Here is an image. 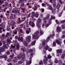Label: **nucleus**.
I'll return each instance as SVG.
<instances>
[{
  "mask_svg": "<svg viewBox=\"0 0 65 65\" xmlns=\"http://www.w3.org/2000/svg\"><path fill=\"white\" fill-rule=\"evenodd\" d=\"M56 22L57 24H59V21H58V20H56Z\"/></svg>",
  "mask_w": 65,
  "mask_h": 65,
  "instance_id": "49530a36",
  "label": "nucleus"
},
{
  "mask_svg": "<svg viewBox=\"0 0 65 65\" xmlns=\"http://www.w3.org/2000/svg\"><path fill=\"white\" fill-rule=\"evenodd\" d=\"M41 20L39 18L37 24V25L38 28H40V26L39 25V23H41Z\"/></svg>",
  "mask_w": 65,
  "mask_h": 65,
  "instance_id": "0eeeda50",
  "label": "nucleus"
},
{
  "mask_svg": "<svg viewBox=\"0 0 65 65\" xmlns=\"http://www.w3.org/2000/svg\"><path fill=\"white\" fill-rule=\"evenodd\" d=\"M5 5L6 6H8V2H6Z\"/></svg>",
  "mask_w": 65,
  "mask_h": 65,
  "instance_id": "f704fd0d",
  "label": "nucleus"
},
{
  "mask_svg": "<svg viewBox=\"0 0 65 65\" xmlns=\"http://www.w3.org/2000/svg\"><path fill=\"white\" fill-rule=\"evenodd\" d=\"M56 8L58 9H59V8H60V6H59V5H58L56 6Z\"/></svg>",
  "mask_w": 65,
  "mask_h": 65,
  "instance_id": "72a5a7b5",
  "label": "nucleus"
},
{
  "mask_svg": "<svg viewBox=\"0 0 65 65\" xmlns=\"http://www.w3.org/2000/svg\"><path fill=\"white\" fill-rule=\"evenodd\" d=\"M10 58L12 59H13V56L11 55L10 56Z\"/></svg>",
  "mask_w": 65,
  "mask_h": 65,
  "instance_id": "603ef678",
  "label": "nucleus"
},
{
  "mask_svg": "<svg viewBox=\"0 0 65 65\" xmlns=\"http://www.w3.org/2000/svg\"><path fill=\"white\" fill-rule=\"evenodd\" d=\"M48 26H49L48 24L45 25V26L46 27H48Z\"/></svg>",
  "mask_w": 65,
  "mask_h": 65,
  "instance_id": "0e129e2a",
  "label": "nucleus"
},
{
  "mask_svg": "<svg viewBox=\"0 0 65 65\" xmlns=\"http://www.w3.org/2000/svg\"><path fill=\"white\" fill-rule=\"evenodd\" d=\"M36 43V41H34L31 43L30 44V45H31V46H33V45H35V44Z\"/></svg>",
  "mask_w": 65,
  "mask_h": 65,
  "instance_id": "6ab92c4d",
  "label": "nucleus"
},
{
  "mask_svg": "<svg viewBox=\"0 0 65 65\" xmlns=\"http://www.w3.org/2000/svg\"><path fill=\"white\" fill-rule=\"evenodd\" d=\"M29 24L30 26H32V27H34L35 26V24L33 22L30 21L29 23Z\"/></svg>",
  "mask_w": 65,
  "mask_h": 65,
  "instance_id": "1a4fd4ad",
  "label": "nucleus"
},
{
  "mask_svg": "<svg viewBox=\"0 0 65 65\" xmlns=\"http://www.w3.org/2000/svg\"><path fill=\"white\" fill-rule=\"evenodd\" d=\"M20 40L22 42H23V37H21L20 39Z\"/></svg>",
  "mask_w": 65,
  "mask_h": 65,
  "instance_id": "e433bc0d",
  "label": "nucleus"
},
{
  "mask_svg": "<svg viewBox=\"0 0 65 65\" xmlns=\"http://www.w3.org/2000/svg\"><path fill=\"white\" fill-rule=\"evenodd\" d=\"M62 28H63V29H64V28H65L64 25H62Z\"/></svg>",
  "mask_w": 65,
  "mask_h": 65,
  "instance_id": "6e6d98bb",
  "label": "nucleus"
},
{
  "mask_svg": "<svg viewBox=\"0 0 65 65\" xmlns=\"http://www.w3.org/2000/svg\"><path fill=\"white\" fill-rule=\"evenodd\" d=\"M32 9L34 10H37V7L36 6H35L34 7V8L32 7Z\"/></svg>",
  "mask_w": 65,
  "mask_h": 65,
  "instance_id": "393cba45",
  "label": "nucleus"
},
{
  "mask_svg": "<svg viewBox=\"0 0 65 65\" xmlns=\"http://www.w3.org/2000/svg\"><path fill=\"white\" fill-rule=\"evenodd\" d=\"M2 1H1V0H0V3H3V2H4V1H5V0H2Z\"/></svg>",
  "mask_w": 65,
  "mask_h": 65,
  "instance_id": "79ce46f5",
  "label": "nucleus"
},
{
  "mask_svg": "<svg viewBox=\"0 0 65 65\" xmlns=\"http://www.w3.org/2000/svg\"><path fill=\"white\" fill-rule=\"evenodd\" d=\"M59 63L60 64H62V61L61 60H60L59 62Z\"/></svg>",
  "mask_w": 65,
  "mask_h": 65,
  "instance_id": "5fc2aeb1",
  "label": "nucleus"
},
{
  "mask_svg": "<svg viewBox=\"0 0 65 65\" xmlns=\"http://www.w3.org/2000/svg\"><path fill=\"white\" fill-rule=\"evenodd\" d=\"M15 45L16 46L17 49H19L20 48V46L19 45V44H18V43L17 41H15Z\"/></svg>",
  "mask_w": 65,
  "mask_h": 65,
  "instance_id": "9d476101",
  "label": "nucleus"
},
{
  "mask_svg": "<svg viewBox=\"0 0 65 65\" xmlns=\"http://www.w3.org/2000/svg\"><path fill=\"white\" fill-rule=\"evenodd\" d=\"M57 53L59 54V53H61L62 52V50L60 49V50L58 49L57 50Z\"/></svg>",
  "mask_w": 65,
  "mask_h": 65,
  "instance_id": "f8f14e48",
  "label": "nucleus"
},
{
  "mask_svg": "<svg viewBox=\"0 0 65 65\" xmlns=\"http://www.w3.org/2000/svg\"><path fill=\"white\" fill-rule=\"evenodd\" d=\"M55 19V17H53V15H52L51 16V20H52L53 19Z\"/></svg>",
  "mask_w": 65,
  "mask_h": 65,
  "instance_id": "7c9ffc66",
  "label": "nucleus"
},
{
  "mask_svg": "<svg viewBox=\"0 0 65 65\" xmlns=\"http://www.w3.org/2000/svg\"><path fill=\"white\" fill-rule=\"evenodd\" d=\"M20 30L21 33H23V30H22V29H20Z\"/></svg>",
  "mask_w": 65,
  "mask_h": 65,
  "instance_id": "4d7b16f0",
  "label": "nucleus"
},
{
  "mask_svg": "<svg viewBox=\"0 0 65 65\" xmlns=\"http://www.w3.org/2000/svg\"><path fill=\"white\" fill-rule=\"evenodd\" d=\"M25 54L24 53H23L21 56V57L20 55H19L17 57V58H18L19 60H20V59H23V58H25Z\"/></svg>",
  "mask_w": 65,
  "mask_h": 65,
  "instance_id": "423d86ee",
  "label": "nucleus"
},
{
  "mask_svg": "<svg viewBox=\"0 0 65 65\" xmlns=\"http://www.w3.org/2000/svg\"><path fill=\"white\" fill-rule=\"evenodd\" d=\"M7 55H4L3 56H1L0 57V58H6V59H7V57H6Z\"/></svg>",
  "mask_w": 65,
  "mask_h": 65,
  "instance_id": "f3484780",
  "label": "nucleus"
},
{
  "mask_svg": "<svg viewBox=\"0 0 65 65\" xmlns=\"http://www.w3.org/2000/svg\"><path fill=\"white\" fill-rule=\"evenodd\" d=\"M35 16L36 17V18H38V12H36L35 14V12H32V13L31 17L33 19V17H34Z\"/></svg>",
  "mask_w": 65,
  "mask_h": 65,
  "instance_id": "20e7f679",
  "label": "nucleus"
},
{
  "mask_svg": "<svg viewBox=\"0 0 65 65\" xmlns=\"http://www.w3.org/2000/svg\"><path fill=\"white\" fill-rule=\"evenodd\" d=\"M49 16H49V15H47L46 18H44V20H46V19H48L49 18Z\"/></svg>",
  "mask_w": 65,
  "mask_h": 65,
  "instance_id": "b1692460",
  "label": "nucleus"
},
{
  "mask_svg": "<svg viewBox=\"0 0 65 65\" xmlns=\"http://www.w3.org/2000/svg\"><path fill=\"white\" fill-rule=\"evenodd\" d=\"M20 11V10H18L15 9H13L12 10V12H13V13H17L18 12V11Z\"/></svg>",
  "mask_w": 65,
  "mask_h": 65,
  "instance_id": "ddd939ff",
  "label": "nucleus"
},
{
  "mask_svg": "<svg viewBox=\"0 0 65 65\" xmlns=\"http://www.w3.org/2000/svg\"><path fill=\"white\" fill-rule=\"evenodd\" d=\"M48 9H50V10H52V9H53V8L52 6H50L48 7Z\"/></svg>",
  "mask_w": 65,
  "mask_h": 65,
  "instance_id": "bb28decb",
  "label": "nucleus"
},
{
  "mask_svg": "<svg viewBox=\"0 0 65 65\" xmlns=\"http://www.w3.org/2000/svg\"><path fill=\"white\" fill-rule=\"evenodd\" d=\"M31 36H27V37L26 38V41H30V40H31Z\"/></svg>",
  "mask_w": 65,
  "mask_h": 65,
  "instance_id": "9b49d317",
  "label": "nucleus"
},
{
  "mask_svg": "<svg viewBox=\"0 0 65 65\" xmlns=\"http://www.w3.org/2000/svg\"><path fill=\"white\" fill-rule=\"evenodd\" d=\"M14 17H15V15H14L13 14H11V15L10 16V18L11 19H13Z\"/></svg>",
  "mask_w": 65,
  "mask_h": 65,
  "instance_id": "4be33fe9",
  "label": "nucleus"
},
{
  "mask_svg": "<svg viewBox=\"0 0 65 65\" xmlns=\"http://www.w3.org/2000/svg\"><path fill=\"white\" fill-rule=\"evenodd\" d=\"M11 46L12 48H15V46H13V45H11Z\"/></svg>",
  "mask_w": 65,
  "mask_h": 65,
  "instance_id": "a19ab883",
  "label": "nucleus"
},
{
  "mask_svg": "<svg viewBox=\"0 0 65 65\" xmlns=\"http://www.w3.org/2000/svg\"><path fill=\"white\" fill-rule=\"evenodd\" d=\"M65 22V20H62L61 21V23H64Z\"/></svg>",
  "mask_w": 65,
  "mask_h": 65,
  "instance_id": "ea45409f",
  "label": "nucleus"
},
{
  "mask_svg": "<svg viewBox=\"0 0 65 65\" xmlns=\"http://www.w3.org/2000/svg\"><path fill=\"white\" fill-rule=\"evenodd\" d=\"M40 34L41 35H43V32H42V30H40Z\"/></svg>",
  "mask_w": 65,
  "mask_h": 65,
  "instance_id": "c756f323",
  "label": "nucleus"
},
{
  "mask_svg": "<svg viewBox=\"0 0 65 65\" xmlns=\"http://www.w3.org/2000/svg\"><path fill=\"white\" fill-rule=\"evenodd\" d=\"M20 38L19 37V38H18V36H16L15 37V38L16 39H18V40H19L20 39Z\"/></svg>",
  "mask_w": 65,
  "mask_h": 65,
  "instance_id": "2f4dec72",
  "label": "nucleus"
},
{
  "mask_svg": "<svg viewBox=\"0 0 65 65\" xmlns=\"http://www.w3.org/2000/svg\"><path fill=\"white\" fill-rule=\"evenodd\" d=\"M7 43L8 44H9V43H11V41L10 39H7Z\"/></svg>",
  "mask_w": 65,
  "mask_h": 65,
  "instance_id": "4468645a",
  "label": "nucleus"
},
{
  "mask_svg": "<svg viewBox=\"0 0 65 65\" xmlns=\"http://www.w3.org/2000/svg\"><path fill=\"white\" fill-rule=\"evenodd\" d=\"M14 27L13 26H12L11 27V29H14Z\"/></svg>",
  "mask_w": 65,
  "mask_h": 65,
  "instance_id": "69168bd1",
  "label": "nucleus"
},
{
  "mask_svg": "<svg viewBox=\"0 0 65 65\" xmlns=\"http://www.w3.org/2000/svg\"><path fill=\"white\" fill-rule=\"evenodd\" d=\"M7 61L8 62H10V61H11V60H10V59H8L7 60Z\"/></svg>",
  "mask_w": 65,
  "mask_h": 65,
  "instance_id": "bf43d9fd",
  "label": "nucleus"
},
{
  "mask_svg": "<svg viewBox=\"0 0 65 65\" xmlns=\"http://www.w3.org/2000/svg\"><path fill=\"white\" fill-rule=\"evenodd\" d=\"M61 31V28H60V27H57V31L58 32H60V31Z\"/></svg>",
  "mask_w": 65,
  "mask_h": 65,
  "instance_id": "2eb2a0df",
  "label": "nucleus"
},
{
  "mask_svg": "<svg viewBox=\"0 0 65 65\" xmlns=\"http://www.w3.org/2000/svg\"><path fill=\"white\" fill-rule=\"evenodd\" d=\"M23 43L24 44V45L25 46H28V44H27L26 41H24V42H23Z\"/></svg>",
  "mask_w": 65,
  "mask_h": 65,
  "instance_id": "aec40b11",
  "label": "nucleus"
},
{
  "mask_svg": "<svg viewBox=\"0 0 65 65\" xmlns=\"http://www.w3.org/2000/svg\"><path fill=\"white\" fill-rule=\"evenodd\" d=\"M17 61H18L17 59V60H15L14 59L13 60V62H17Z\"/></svg>",
  "mask_w": 65,
  "mask_h": 65,
  "instance_id": "13d9d810",
  "label": "nucleus"
},
{
  "mask_svg": "<svg viewBox=\"0 0 65 65\" xmlns=\"http://www.w3.org/2000/svg\"><path fill=\"white\" fill-rule=\"evenodd\" d=\"M28 30L29 31V30H26V33L27 34H29V32H30L31 31V28H29Z\"/></svg>",
  "mask_w": 65,
  "mask_h": 65,
  "instance_id": "dca6fc26",
  "label": "nucleus"
},
{
  "mask_svg": "<svg viewBox=\"0 0 65 65\" xmlns=\"http://www.w3.org/2000/svg\"><path fill=\"white\" fill-rule=\"evenodd\" d=\"M41 10H42V12H44V9L43 8H42Z\"/></svg>",
  "mask_w": 65,
  "mask_h": 65,
  "instance_id": "8fccbe9b",
  "label": "nucleus"
},
{
  "mask_svg": "<svg viewBox=\"0 0 65 65\" xmlns=\"http://www.w3.org/2000/svg\"><path fill=\"white\" fill-rule=\"evenodd\" d=\"M30 15H31V14H30V13H29V14L27 15V16L28 18H29V17L30 16Z\"/></svg>",
  "mask_w": 65,
  "mask_h": 65,
  "instance_id": "de8ad7c7",
  "label": "nucleus"
},
{
  "mask_svg": "<svg viewBox=\"0 0 65 65\" xmlns=\"http://www.w3.org/2000/svg\"><path fill=\"white\" fill-rule=\"evenodd\" d=\"M9 32H7L6 34V37H7L8 36H9Z\"/></svg>",
  "mask_w": 65,
  "mask_h": 65,
  "instance_id": "4c0bfd02",
  "label": "nucleus"
},
{
  "mask_svg": "<svg viewBox=\"0 0 65 65\" xmlns=\"http://www.w3.org/2000/svg\"><path fill=\"white\" fill-rule=\"evenodd\" d=\"M22 50V51L23 52H26V49L25 48H21Z\"/></svg>",
  "mask_w": 65,
  "mask_h": 65,
  "instance_id": "5701e85b",
  "label": "nucleus"
},
{
  "mask_svg": "<svg viewBox=\"0 0 65 65\" xmlns=\"http://www.w3.org/2000/svg\"><path fill=\"white\" fill-rule=\"evenodd\" d=\"M56 42H54L53 43V45L54 46H56Z\"/></svg>",
  "mask_w": 65,
  "mask_h": 65,
  "instance_id": "a18cd8bd",
  "label": "nucleus"
},
{
  "mask_svg": "<svg viewBox=\"0 0 65 65\" xmlns=\"http://www.w3.org/2000/svg\"><path fill=\"white\" fill-rule=\"evenodd\" d=\"M21 9H22L23 10V13H25V11L24 10V9L23 8H21Z\"/></svg>",
  "mask_w": 65,
  "mask_h": 65,
  "instance_id": "09e8293b",
  "label": "nucleus"
},
{
  "mask_svg": "<svg viewBox=\"0 0 65 65\" xmlns=\"http://www.w3.org/2000/svg\"><path fill=\"white\" fill-rule=\"evenodd\" d=\"M62 38H65V36L64 35H63L62 36Z\"/></svg>",
  "mask_w": 65,
  "mask_h": 65,
  "instance_id": "774afa93",
  "label": "nucleus"
},
{
  "mask_svg": "<svg viewBox=\"0 0 65 65\" xmlns=\"http://www.w3.org/2000/svg\"><path fill=\"white\" fill-rule=\"evenodd\" d=\"M56 43L58 44H59V45H61V44L62 43V42H60L59 40H56Z\"/></svg>",
  "mask_w": 65,
  "mask_h": 65,
  "instance_id": "a211bd4d",
  "label": "nucleus"
},
{
  "mask_svg": "<svg viewBox=\"0 0 65 65\" xmlns=\"http://www.w3.org/2000/svg\"><path fill=\"white\" fill-rule=\"evenodd\" d=\"M14 34H17V31H15L14 32Z\"/></svg>",
  "mask_w": 65,
  "mask_h": 65,
  "instance_id": "680f3d73",
  "label": "nucleus"
},
{
  "mask_svg": "<svg viewBox=\"0 0 65 65\" xmlns=\"http://www.w3.org/2000/svg\"><path fill=\"white\" fill-rule=\"evenodd\" d=\"M24 0H20L19 2V3H22L20 5V6H21L20 8H21L22 7H23L25 6V5L24 3Z\"/></svg>",
  "mask_w": 65,
  "mask_h": 65,
  "instance_id": "39448f33",
  "label": "nucleus"
},
{
  "mask_svg": "<svg viewBox=\"0 0 65 65\" xmlns=\"http://www.w3.org/2000/svg\"><path fill=\"white\" fill-rule=\"evenodd\" d=\"M2 28V27H0V32H1V29Z\"/></svg>",
  "mask_w": 65,
  "mask_h": 65,
  "instance_id": "e2e57ef3",
  "label": "nucleus"
},
{
  "mask_svg": "<svg viewBox=\"0 0 65 65\" xmlns=\"http://www.w3.org/2000/svg\"><path fill=\"white\" fill-rule=\"evenodd\" d=\"M31 62L32 61H31V60H30L29 61L27 62L26 63V65H29V64H31Z\"/></svg>",
  "mask_w": 65,
  "mask_h": 65,
  "instance_id": "412c9836",
  "label": "nucleus"
},
{
  "mask_svg": "<svg viewBox=\"0 0 65 65\" xmlns=\"http://www.w3.org/2000/svg\"><path fill=\"white\" fill-rule=\"evenodd\" d=\"M5 36V34H3L2 35V37H4Z\"/></svg>",
  "mask_w": 65,
  "mask_h": 65,
  "instance_id": "3c124183",
  "label": "nucleus"
},
{
  "mask_svg": "<svg viewBox=\"0 0 65 65\" xmlns=\"http://www.w3.org/2000/svg\"><path fill=\"white\" fill-rule=\"evenodd\" d=\"M53 12H56V9H54L53 11Z\"/></svg>",
  "mask_w": 65,
  "mask_h": 65,
  "instance_id": "864d4df0",
  "label": "nucleus"
},
{
  "mask_svg": "<svg viewBox=\"0 0 65 65\" xmlns=\"http://www.w3.org/2000/svg\"><path fill=\"white\" fill-rule=\"evenodd\" d=\"M47 41H45V40H44L42 42V44L43 46H44V47L45 49L46 50H48V49H49V52H51V51H52V49L49 47V46H48V45L47 46L45 47L44 46H45V43H47Z\"/></svg>",
  "mask_w": 65,
  "mask_h": 65,
  "instance_id": "f257e3e1",
  "label": "nucleus"
},
{
  "mask_svg": "<svg viewBox=\"0 0 65 65\" xmlns=\"http://www.w3.org/2000/svg\"><path fill=\"white\" fill-rule=\"evenodd\" d=\"M58 60H57L56 59H55V63H58Z\"/></svg>",
  "mask_w": 65,
  "mask_h": 65,
  "instance_id": "37998d69",
  "label": "nucleus"
},
{
  "mask_svg": "<svg viewBox=\"0 0 65 65\" xmlns=\"http://www.w3.org/2000/svg\"><path fill=\"white\" fill-rule=\"evenodd\" d=\"M42 6H44L45 5L44 4H42Z\"/></svg>",
  "mask_w": 65,
  "mask_h": 65,
  "instance_id": "338daca9",
  "label": "nucleus"
},
{
  "mask_svg": "<svg viewBox=\"0 0 65 65\" xmlns=\"http://www.w3.org/2000/svg\"><path fill=\"white\" fill-rule=\"evenodd\" d=\"M65 54H63L61 57V59H63L64 58V57H65Z\"/></svg>",
  "mask_w": 65,
  "mask_h": 65,
  "instance_id": "a878e982",
  "label": "nucleus"
},
{
  "mask_svg": "<svg viewBox=\"0 0 65 65\" xmlns=\"http://www.w3.org/2000/svg\"><path fill=\"white\" fill-rule=\"evenodd\" d=\"M39 65H43V62L42 61H41L39 63Z\"/></svg>",
  "mask_w": 65,
  "mask_h": 65,
  "instance_id": "cd10ccee",
  "label": "nucleus"
},
{
  "mask_svg": "<svg viewBox=\"0 0 65 65\" xmlns=\"http://www.w3.org/2000/svg\"><path fill=\"white\" fill-rule=\"evenodd\" d=\"M4 44V46L3 47H2L0 48V54H1V52H4V50L6 47H7L6 46V45L4 43H3Z\"/></svg>",
  "mask_w": 65,
  "mask_h": 65,
  "instance_id": "7ed1b4c3",
  "label": "nucleus"
},
{
  "mask_svg": "<svg viewBox=\"0 0 65 65\" xmlns=\"http://www.w3.org/2000/svg\"><path fill=\"white\" fill-rule=\"evenodd\" d=\"M15 25V22H13L11 24V26H14Z\"/></svg>",
  "mask_w": 65,
  "mask_h": 65,
  "instance_id": "473e14b6",
  "label": "nucleus"
},
{
  "mask_svg": "<svg viewBox=\"0 0 65 65\" xmlns=\"http://www.w3.org/2000/svg\"><path fill=\"white\" fill-rule=\"evenodd\" d=\"M47 57L48 59H51V58H52V56L50 55H49L47 56Z\"/></svg>",
  "mask_w": 65,
  "mask_h": 65,
  "instance_id": "c85d7f7f",
  "label": "nucleus"
},
{
  "mask_svg": "<svg viewBox=\"0 0 65 65\" xmlns=\"http://www.w3.org/2000/svg\"><path fill=\"white\" fill-rule=\"evenodd\" d=\"M39 33V31H37L35 33L34 35H32V38H33V39H34L36 38V39H38L39 37V36H38Z\"/></svg>",
  "mask_w": 65,
  "mask_h": 65,
  "instance_id": "f03ea898",
  "label": "nucleus"
},
{
  "mask_svg": "<svg viewBox=\"0 0 65 65\" xmlns=\"http://www.w3.org/2000/svg\"><path fill=\"white\" fill-rule=\"evenodd\" d=\"M44 57L45 58H44V64H47V61L48 60L47 58V57L45 56H44Z\"/></svg>",
  "mask_w": 65,
  "mask_h": 65,
  "instance_id": "6e6552de",
  "label": "nucleus"
},
{
  "mask_svg": "<svg viewBox=\"0 0 65 65\" xmlns=\"http://www.w3.org/2000/svg\"><path fill=\"white\" fill-rule=\"evenodd\" d=\"M56 4H54L53 5L54 7H56Z\"/></svg>",
  "mask_w": 65,
  "mask_h": 65,
  "instance_id": "052dcab7",
  "label": "nucleus"
},
{
  "mask_svg": "<svg viewBox=\"0 0 65 65\" xmlns=\"http://www.w3.org/2000/svg\"><path fill=\"white\" fill-rule=\"evenodd\" d=\"M6 54L7 55H10V52H9V51H8L6 52Z\"/></svg>",
  "mask_w": 65,
  "mask_h": 65,
  "instance_id": "58836bf2",
  "label": "nucleus"
},
{
  "mask_svg": "<svg viewBox=\"0 0 65 65\" xmlns=\"http://www.w3.org/2000/svg\"><path fill=\"white\" fill-rule=\"evenodd\" d=\"M29 53H30V52H33V50L31 49H30L29 50Z\"/></svg>",
  "mask_w": 65,
  "mask_h": 65,
  "instance_id": "c03bdc74",
  "label": "nucleus"
},
{
  "mask_svg": "<svg viewBox=\"0 0 65 65\" xmlns=\"http://www.w3.org/2000/svg\"><path fill=\"white\" fill-rule=\"evenodd\" d=\"M22 63H23V61H20L18 62V64H22Z\"/></svg>",
  "mask_w": 65,
  "mask_h": 65,
  "instance_id": "c9c22d12",
  "label": "nucleus"
}]
</instances>
